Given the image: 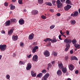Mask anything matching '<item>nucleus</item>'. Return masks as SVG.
<instances>
[{"label": "nucleus", "instance_id": "nucleus-21", "mask_svg": "<svg viewBox=\"0 0 80 80\" xmlns=\"http://www.w3.org/2000/svg\"><path fill=\"white\" fill-rule=\"evenodd\" d=\"M44 41L45 42H50V41H52V39H50V38H47L46 39L44 40Z\"/></svg>", "mask_w": 80, "mask_h": 80}, {"label": "nucleus", "instance_id": "nucleus-52", "mask_svg": "<svg viewBox=\"0 0 80 80\" xmlns=\"http://www.w3.org/2000/svg\"><path fill=\"white\" fill-rule=\"evenodd\" d=\"M32 44L33 45L35 46L37 45V43L36 42H34L32 43Z\"/></svg>", "mask_w": 80, "mask_h": 80}, {"label": "nucleus", "instance_id": "nucleus-31", "mask_svg": "<svg viewBox=\"0 0 80 80\" xmlns=\"http://www.w3.org/2000/svg\"><path fill=\"white\" fill-rule=\"evenodd\" d=\"M70 46V45L69 44H67L66 45V48H69Z\"/></svg>", "mask_w": 80, "mask_h": 80}, {"label": "nucleus", "instance_id": "nucleus-54", "mask_svg": "<svg viewBox=\"0 0 80 80\" xmlns=\"http://www.w3.org/2000/svg\"><path fill=\"white\" fill-rule=\"evenodd\" d=\"M75 73L76 74H78V70H77L75 71Z\"/></svg>", "mask_w": 80, "mask_h": 80}, {"label": "nucleus", "instance_id": "nucleus-59", "mask_svg": "<svg viewBox=\"0 0 80 80\" xmlns=\"http://www.w3.org/2000/svg\"><path fill=\"white\" fill-rule=\"evenodd\" d=\"M57 16H60V13H58L57 14Z\"/></svg>", "mask_w": 80, "mask_h": 80}, {"label": "nucleus", "instance_id": "nucleus-43", "mask_svg": "<svg viewBox=\"0 0 80 80\" xmlns=\"http://www.w3.org/2000/svg\"><path fill=\"white\" fill-rule=\"evenodd\" d=\"M4 5L5 7H7L8 5V3L7 2H6L4 3Z\"/></svg>", "mask_w": 80, "mask_h": 80}, {"label": "nucleus", "instance_id": "nucleus-40", "mask_svg": "<svg viewBox=\"0 0 80 80\" xmlns=\"http://www.w3.org/2000/svg\"><path fill=\"white\" fill-rule=\"evenodd\" d=\"M41 72L43 73H46V72H47V71H46L45 69H43L42 71Z\"/></svg>", "mask_w": 80, "mask_h": 80}, {"label": "nucleus", "instance_id": "nucleus-27", "mask_svg": "<svg viewBox=\"0 0 80 80\" xmlns=\"http://www.w3.org/2000/svg\"><path fill=\"white\" fill-rule=\"evenodd\" d=\"M57 39L56 38H53V39H52L51 40V42L52 43H55V42H57Z\"/></svg>", "mask_w": 80, "mask_h": 80}, {"label": "nucleus", "instance_id": "nucleus-57", "mask_svg": "<svg viewBox=\"0 0 80 80\" xmlns=\"http://www.w3.org/2000/svg\"><path fill=\"white\" fill-rule=\"evenodd\" d=\"M50 12H54V11L53 10V9H51L50 10Z\"/></svg>", "mask_w": 80, "mask_h": 80}, {"label": "nucleus", "instance_id": "nucleus-61", "mask_svg": "<svg viewBox=\"0 0 80 80\" xmlns=\"http://www.w3.org/2000/svg\"><path fill=\"white\" fill-rule=\"evenodd\" d=\"M12 2H16V0H12Z\"/></svg>", "mask_w": 80, "mask_h": 80}, {"label": "nucleus", "instance_id": "nucleus-16", "mask_svg": "<svg viewBox=\"0 0 80 80\" xmlns=\"http://www.w3.org/2000/svg\"><path fill=\"white\" fill-rule=\"evenodd\" d=\"M12 40L15 41L17 40L18 39V36H15V35H13L12 37Z\"/></svg>", "mask_w": 80, "mask_h": 80}, {"label": "nucleus", "instance_id": "nucleus-41", "mask_svg": "<svg viewBox=\"0 0 80 80\" xmlns=\"http://www.w3.org/2000/svg\"><path fill=\"white\" fill-rule=\"evenodd\" d=\"M71 2L69 0H67L66 1V3H68V4H69Z\"/></svg>", "mask_w": 80, "mask_h": 80}, {"label": "nucleus", "instance_id": "nucleus-9", "mask_svg": "<svg viewBox=\"0 0 80 80\" xmlns=\"http://www.w3.org/2000/svg\"><path fill=\"white\" fill-rule=\"evenodd\" d=\"M32 60L33 61L37 62L38 61V56L36 55H34L33 57Z\"/></svg>", "mask_w": 80, "mask_h": 80}, {"label": "nucleus", "instance_id": "nucleus-8", "mask_svg": "<svg viewBox=\"0 0 80 80\" xmlns=\"http://www.w3.org/2000/svg\"><path fill=\"white\" fill-rule=\"evenodd\" d=\"M15 30V28H12L9 31H8V33L9 35H12V33H13V30Z\"/></svg>", "mask_w": 80, "mask_h": 80}, {"label": "nucleus", "instance_id": "nucleus-62", "mask_svg": "<svg viewBox=\"0 0 80 80\" xmlns=\"http://www.w3.org/2000/svg\"><path fill=\"white\" fill-rule=\"evenodd\" d=\"M54 63H55V61H53L52 62V64H54Z\"/></svg>", "mask_w": 80, "mask_h": 80}, {"label": "nucleus", "instance_id": "nucleus-35", "mask_svg": "<svg viewBox=\"0 0 80 80\" xmlns=\"http://www.w3.org/2000/svg\"><path fill=\"white\" fill-rule=\"evenodd\" d=\"M53 55H54V56H57V52H53Z\"/></svg>", "mask_w": 80, "mask_h": 80}, {"label": "nucleus", "instance_id": "nucleus-11", "mask_svg": "<svg viewBox=\"0 0 80 80\" xmlns=\"http://www.w3.org/2000/svg\"><path fill=\"white\" fill-rule=\"evenodd\" d=\"M33 37H34V34L33 33H32L31 34L29 35V40H31L33 38Z\"/></svg>", "mask_w": 80, "mask_h": 80}, {"label": "nucleus", "instance_id": "nucleus-3", "mask_svg": "<svg viewBox=\"0 0 80 80\" xmlns=\"http://www.w3.org/2000/svg\"><path fill=\"white\" fill-rule=\"evenodd\" d=\"M50 76V74L48 73H47L44 76H43L41 80H47V78Z\"/></svg>", "mask_w": 80, "mask_h": 80}, {"label": "nucleus", "instance_id": "nucleus-51", "mask_svg": "<svg viewBox=\"0 0 80 80\" xmlns=\"http://www.w3.org/2000/svg\"><path fill=\"white\" fill-rule=\"evenodd\" d=\"M52 65V64L49 63L48 64V66L49 67H51Z\"/></svg>", "mask_w": 80, "mask_h": 80}, {"label": "nucleus", "instance_id": "nucleus-39", "mask_svg": "<svg viewBox=\"0 0 80 80\" xmlns=\"http://www.w3.org/2000/svg\"><path fill=\"white\" fill-rule=\"evenodd\" d=\"M54 27H55V25H52L51 26L50 28H51V29H53V28H54Z\"/></svg>", "mask_w": 80, "mask_h": 80}, {"label": "nucleus", "instance_id": "nucleus-23", "mask_svg": "<svg viewBox=\"0 0 80 80\" xmlns=\"http://www.w3.org/2000/svg\"><path fill=\"white\" fill-rule=\"evenodd\" d=\"M19 23L20 25H23L24 24V21L23 20H19Z\"/></svg>", "mask_w": 80, "mask_h": 80}, {"label": "nucleus", "instance_id": "nucleus-45", "mask_svg": "<svg viewBox=\"0 0 80 80\" xmlns=\"http://www.w3.org/2000/svg\"><path fill=\"white\" fill-rule=\"evenodd\" d=\"M61 37H62V35H61V34H60L59 35L58 37L59 40H62V39L61 38Z\"/></svg>", "mask_w": 80, "mask_h": 80}, {"label": "nucleus", "instance_id": "nucleus-26", "mask_svg": "<svg viewBox=\"0 0 80 80\" xmlns=\"http://www.w3.org/2000/svg\"><path fill=\"white\" fill-rule=\"evenodd\" d=\"M72 44L73 45L76 44V43H77V40H76V39H73L72 41Z\"/></svg>", "mask_w": 80, "mask_h": 80}, {"label": "nucleus", "instance_id": "nucleus-63", "mask_svg": "<svg viewBox=\"0 0 80 80\" xmlns=\"http://www.w3.org/2000/svg\"><path fill=\"white\" fill-rule=\"evenodd\" d=\"M11 21L12 22H13V23H14V22H15V20H12V21Z\"/></svg>", "mask_w": 80, "mask_h": 80}, {"label": "nucleus", "instance_id": "nucleus-58", "mask_svg": "<svg viewBox=\"0 0 80 80\" xmlns=\"http://www.w3.org/2000/svg\"><path fill=\"white\" fill-rule=\"evenodd\" d=\"M55 2H56V1L55 0L52 1V3L53 4H55Z\"/></svg>", "mask_w": 80, "mask_h": 80}, {"label": "nucleus", "instance_id": "nucleus-22", "mask_svg": "<svg viewBox=\"0 0 80 80\" xmlns=\"http://www.w3.org/2000/svg\"><path fill=\"white\" fill-rule=\"evenodd\" d=\"M9 7H10V9L11 10H14L15 8V7L14 6H12V4H11L9 5Z\"/></svg>", "mask_w": 80, "mask_h": 80}, {"label": "nucleus", "instance_id": "nucleus-4", "mask_svg": "<svg viewBox=\"0 0 80 80\" xmlns=\"http://www.w3.org/2000/svg\"><path fill=\"white\" fill-rule=\"evenodd\" d=\"M78 15H79L78 12L76 11L73 14L72 13L71 15V16H72V17H77Z\"/></svg>", "mask_w": 80, "mask_h": 80}, {"label": "nucleus", "instance_id": "nucleus-53", "mask_svg": "<svg viewBox=\"0 0 80 80\" xmlns=\"http://www.w3.org/2000/svg\"><path fill=\"white\" fill-rule=\"evenodd\" d=\"M23 42H21L20 43V47H23Z\"/></svg>", "mask_w": 80, "mask_h": 80}, {"label": "nucleus", "instance_id": "nucleus-30", "mask_svg": "<svg viewBox=\"0 0 80 80\" xmlns=\"http://www.w3.org/2000/svg\"><path fill=\"white\" fill-rule=\"evenodd\" d=\"M38 3L40 4H42L43 2V0H38Z\"/></svg>", "mask_w": 80, "mask_h": 80}, {"label": "nucleus", "instance_id": "nucleus-14", "mask_svg": "<svg viewBox=\"0 0 80 80\" xmlns=\"http://www.w3.org/2000/svg\"><path fill=\"white\" fill-rule=\"evenodd\" d=\"M10 21L8 20L7 21H6L5 23V24L6 25V26H10Z\"/></svg>", "mask_w": 80, "mask_h": 80}, {"label": "nucleus", "instance_id": "nucleus-10", "mask_svg": "<svg viewBox=\"0 0 80 80\" xmlns=\"http://www.w3.org/2000/svg\"><path fill=\"white\" fill-rule=\"evenodd\" d=\"M68 68L71 71H72V70H73V69H74V66L72 64L68 65Z\"/></svg>", "mask_w": 80, "mask_h": 80}, {"label": "nucleus", "instance_id": "nucleus-38", "mask_svg": "<svg viewBox=\"0 0 80 80\" xmlns=\"http://www.w3.org/2000/svg\"><path fill=\"white\" fill-rule=\"evenodd\" d=\"M32 51L33 53H35V52H37V50H36L34 48L32 49Z\"/></svg>", "mask_w": 80, "mask_h": 80}, {"label": "nucleus", "instance_id": "nucleus-28", "mask_svg": "<svg viewBox=\"0 0 80 80\" xmlns=\"http://www.w3.org/2000/svg\"><path fill=\"white\" fill-rule=\"evenodd\" d=\"M70 22L71 24H72V25H75V23H76V21H75V20H72Z\"/></svg>", "mask_w": 80, "mask_h": 80}, {"label": "nucleus", "instance_id": "nucleus-15", "mask_svg": "<svg viewBox=\"0 0 80 80\" xmlns=\"http://www.w3.org/2000/svg\"><path fill=\"white\" fill-rule=\"evenodd\" d=\"M58 67L60 69H62V68H63V64L62 63H60V64H58Z\"/></svg>", "mask_w": 80, "mask_h": 80}, {"label": "nucleus", "instance_id": "nucleus-46", "mask_svg": "<svg viewBox=\"0 0 80 80\" xmlns=\"http://www.w3.org/2000/svg\"><path fill=\"white\" fill-rule=\"evenodd\" d=\"M35 49L37 50V49H38V47L37 46H35L34 48Z\"/></svg>", "mask_w": 80, "mask_h": 80}, {"label": "nucleus", "instance_id": "nucleus-18", "mask_svg": "<svg viewBox=\"0 0 80 80\" xmlns=\"http://www.w3.org/2000/svg\"><path fill=\"white\" fill-rule=\"evenodd\" d=\"M62 71L63 73H65L67 72V68H62Z\"/></svg>", "mask_w": 80, "mask_h": 80}, {"label": "nucleus", "instance_id": "nucleus-7", "mask_svg": "<svg viewBox=\"0 0 80 80\" xmlns=\"http://www.w3.org/2000/svg\"><path fill=\"white\" fill-rule=\"evenodd\" d=\"M72 8V6L70 5H67L66 6L64 7V9L65 10H68L70 8Z\"/></svg>", "mask_w": 80, "mask_h": 80}, {"label": "nucleus", "instance_id": "nucleus-32", "mask_svg": "<svg viewBox=\"0 0 80 80\" xmlns=\"http://www.w3.org/2000/svg\"><path fill=\"white\" fill-rule=\"evenodd\" d=\"M19 64L20 65H24V64H25V62L20 61L19 62Z\"/></svg>", "mask_w": 80, "mask_h": 80}, {"label": "nucleus", "instance_id": "nucleus-47", "mask_svg": "<svg viewBox=\"0 0 80 80\" xmlns=\"http://www.w3.org/2000/svg\"><path fill=\"white\" fill-rule=\"evenodd\" d=\"M60 33L61 35H63V34L65 33V32H62V31L61 30L60 31Z\"/></svg>", "mask_w": 80, "mask_h": 80}, {"label": "nucleus", "instance_id": "nucleus-64", "mask_svg": "<svg viewBox=\"0 0 80 80\" xmlns=\"http://www.w3.org/2000/svg\"><path fill=\"white\" fill-rule=\"evenodd\" d=\"M78 12H79V14H80V9H78Z\"/></svg>", "mask_w": 80, "mask_h": 80}, {"label": "nucleus", "instance_id": "nucleus-29", "mask_svg": "<svg viewBox=\"0 0 80 80\" xmlns=\"http://www.w3.org/2000/svg\"><path fill=\"white\" fill-rule=\"evenodd\" d=\"M45 3L46 5H48L49 6H52V4L50 2H46Z\"/></svg>", "mask_w": 80, "mask_h": 80}, {"label": "nucleus", "instance_id": "nucleus-17", "mask_svg": "<svg viewBox=\"0 0 80 80\" xmlns=\"http://www.w3.org/2000/svg\"><path fill=\"white\" fill-rule=\"evenodd\" d=\"M62 71L60 70H58L57 72V74H58V75L60 76V75H62Z\"/></svg>", "mask_w": 80, "mask_h": 80}, {"label": "nucleus", "instance_id": "nucleus-6", "mask_svg": "<svg viewBox=\"0 0 80 80\" xmlns=\"http://www.w3.org/2000/svg\"><path fill=\"white\" fill-rule=\"evenodd\" d=\"M32 68V64L30 63H28L27 64V66L26 67L27 70H30Z\"/></svg>", "mask_w": 80, "mask_h": 80}, {"label": "nucleus", "instance_id": "nucleus-24", "mask_svg": "<svg viewBox=\"0 0 80 80\" xmlns=\"http://www.w3.org/2000/svg\"><path fill=\"white\" fill-rule=\"evenodd\" d=\"M42 76H43V73H39L37 75V77H39V78H41Z\"/></svg>", "mask_w": 80, "mask_h": 80}, {"label": "nucleus", "instance_id": "nucleus-55", "mask_svg": "<svg viewBox=\"0 0 80 80\" xmlns=\"http://www.w3.org/2000/svg\"><path fill=\"white\" fill-rule=\"evenodd\" d=\"M70 53L71 54H72V53H73V51L72 50H71L70 51Z\"/></svg>", "mask_w": 80, "mask_h": 80}, {"label": "nucleus", "instance_id": "nucleus-44", "mask_svg": "<svg viewBox=\"0 0 80 80\" xmlns=\"http://www.w3.org/2000/svg\"><path fill=\"white\" fill-rule=\"evenodd\" d=\"M41 18L43 19H46V17L44 15H42L41 16Z\"/></svg>", "mask_w": 80, "mask_h": 80}, {"label": "nucleus", "instance_id": "nucleus-37", "mask_svg": "<svg viewBox=\"0 0 80 80\" xmlns=\"http://www.w3.org/2000/svg\"><path fill=\"white\" fill-rule=\"evenodd\" d=\"M68 59V56H66L64 58V60H67Z\"/></svg>", "mask_w": 80, "mask_h": 80}, {"label": "nucleus", "instance_id": "nucleus-1", "mask_svg": "<svg viewBox=\"0 0 80 80\" xmlns=\"http://www.w3.org/2000/svg\"><path fill=\"white\" fill-rule=\"evenodd\" d=\"M7 48V45L5 44L0 45V49L1 51H5Z\"/></svg>", "mask_w": 80, "mask_h": 80}, {"label": "nucleus", "instance_id": "nucleus-49", "mask_svg": "<svg viewBox=\"0 0 80 80\" xmlns=\"http://www.w3.org/2000/svg\"><path fill=\"white\" fill-rule=\"evenodd\" d=\"M1 33H2L3 34H5V32L4 30H2L1 31Z\"/></svg>", "mask_w": 80, "mask_h": 80}, {"label": "nucleus", "instance_id": "nucleus-2", "mask_svg": "<svg viewBox=\"0 0 80 80\" xmlns=\"http://www.w3.org/2000/svg\"><path fill=\"white\" fill-rule=\"evenodd\" d=\"M64 42L66 44H70L72 43V40L70 39L66 38L64 40Z\"/></svg>", "mask_w": 80, "mask_h": 80}, {"label": "nucleus", "instance_id": "nucleus-42", "mask_svg": "<svg viewBox=\"0 0 80 80\" xmlns=\"http://www.w3.org/2000/svg\"><path fill=\"white\" fill-rule=\"evenodd\" d=\"M51 43L50 42H49L48 43V44H47L46 46H47L48 47V46H50V45H51Z\"/></svg>", "mask_w": 80, "mask_h": 80}, {"label": "nucleus", "instance_id": "nucleus-36", "mask_svg": "<svg viewBox=\"0 0 80 80\" xmlns=\"http://www.w3.org/2000/svg\"><path fill=\"white\" fill-rule=\"evenodd\" d=\"M18 2L19 4H23V3L22 2V0H18Z\"/></svg>", "mask_w": 80, "mask_h": 80}, {"label": "nucleus", "instance_id": "nucleus-12", "mask_svg": "<svg viewBox=\"0 0 80 80\" xmlns=\"http://www.w3.org/2000/svg\"><path fill=\"white\" fill-rule=\"evenodd\" d=\"M31 75H32V77H35L37 76V73H35L33 71H31Z\"/></svg>", "mask_w": 80, "mask_h": 80}, {"label": "nucleus", "instance_id": "nucleus-19", "mask_svg": "<svg viewBox=\"0 0 80 80\" xmlns=\"http://www.w3.org/2000/svg\"><path fill=\"white\" fill-rule=\"evenodd\" d=\"M71 58L72 60H78L77 58L75 56L71 57Z\"/></svg>", "mask_w": 80, "mask_h": 80}, {"label": "nucleus", "instance_id": "nucleus-48", "mask_svg": "<svg viewBox=\"0 0 80 80\" xmlns=\"http://www.w3.org/2000/svg\"><path fill=\"white\" fill-rule=\"evenodd\" d=\"M68 50H69V48H66L65 49V52H67V51H68Z\"/></svg>", "mask_w": 80, "mask_h": 80}, {"label": "nucleus", "instance_id": "nucleus-60", "mask_svg": "<svg viewBox=\"0 0 80 80\" xmlns=\"http://www.w3.org/2000/svg\"><path fill=\"white\" fill-rule=\"evenodd\" d=\"M31 55H31V54H30V55H27L28 58H30V57H31Z\"/></svg>", "mask_w": 80, "mask_h": 80}, {"label": "nucleus", "instance_id": "nucleus-20", "mask_svg": "<svg viewBox=\"0 0 80 80\" xmlns=\"http://www.w3.org/2000/svg\"><path fill=\"white\" fill-rule=\"evenodd\" d=\"M74 47L76 48H80V45L78 44H74Z\"/></svg>", "mask_w": 80, "mask_h": 80}, {"label": "nucleus", "instance_id": "nucleus-34", "mask_svg": "<svg viewBox=\"0 0 80 80\" xmlns=\"http://www.w3.org/2000/svg\"><path fill=\"white\" fill-rule=\"evenodd\" d=\"M57 4V5L61 3V2L59 0H58L56 2Z\"/></svg>", "mask_w": 80, "mask_h": 80}, {"label": "nucleus", "instance_id": "nucleus-25", "mask_svg": "<svg viewBox=\"0 0 80 80\" xmlns=\"http://www.w3.org/2000/svg\"><path fill=\"white\" fill-rule=\"evenodd\" d=\"M57 7L58 8H61L63 7V4L62 3H60L57 5Z\"/></svg>", "mask_w": 80, "mask_h": 80}, {"label": "nucleus", "instance_id": "nucleus-50", "mask_svg": "<svg viewBox=\"0 0 80 80\" xmlns=\"http://www.w3.org/2000/svg\"><path fill=\"white\" fill-rule=\"evenodd\" d=\"M66 33L68 35H69V31H66Z\"/></svg>", "mask_w": 80, "mask_h": 80}, {"label": "nucleus", "instance_id": "nucleus-13", "mask_svg": "<svg viewBox=\"0 0 80 80\" xmlns=\"http://www.w3.org/2000/svg\"><path fill=\"white\" fill-rule=\"evenodd\" d=\"M32 14L34 15H37L38 13V11L37 10H33L32 12Z\"/></svg>", "mask_w": 80, "mask_h": 80}, {"label": "nucleus", "instance_id": "nucleus-5", "mask_svg": "<svg viewBox=\"0 0 80 80\" xmlns=\"http://www.w3.org/2000/svg\"><path fill=\"white\" fill-rule=\"evenodd\" d=\"M43 54L45 57H49L50 56V52L48 50H45Z\"/></svg>", "mask_w": 80, "mask_h": 80}, {"label": "nucleus", "instance_id": "nucleus-56", "mask_svg": "<svg viewBox=\"0 0 80 80\" xmlns=\"http://www.w3.org/2000/svg\"><path fill=\"white\" fill-rule=\"evenodd\" d=\"M60 1L62 3H64V2H65V0H60Z\"/></svg>", "mask_w": 80, "mask_h": 80}, {"label": "nucleus", "instance_id": "nucleus-33", "mask_svg": "<svg viewBox=\"0 0 80 80\" xmlns=\"http://www.w3.org/2000/svg\"><path fill=\"white\" fill-rule=\"evenodd\" d=\"M10 75L8 74H7L6 76V78H7L8 80L10 78Z\"/></svg>", "mask_w": 80, "mask_h": 80}]
</instances>
